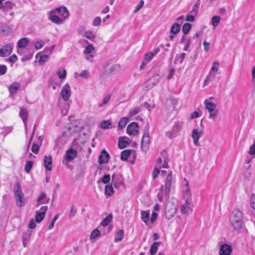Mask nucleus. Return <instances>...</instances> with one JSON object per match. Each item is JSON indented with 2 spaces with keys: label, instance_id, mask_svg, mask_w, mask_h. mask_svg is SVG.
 <instances>
[{
  "label": "nucleus",
  "instance_id": "f257e3e1",
  "mask_svg": "<svg viewBox=\"0 0 255 255\" xmlns=\"http://www.w3.org/2000/svg\"><path fill=\"white\" fill-rule=\"evenodd\" d=\"M230 222L234 230L240 232L244 226L243 213L238 209L234 210L230 217Z\"/></svg>",
  "mask_w": 255,
  "mask_h": 255
},
{
  "label": "nucleus",
  "instance_id": "f03ea898",
  "mask_svg": "<svg viewBox=\"0 0 255 255\" xmlns=\"http://www.w3.org/2000/svg\"><path fill=\"white\" fill-rule=\"evenodd\" d=\"M14 197L16 200V205L18 207H22L25 203L24 194L21 189L20 184L16 182L14 187Z\"/></svg>",
  "mask_w": 255,
  "mask_h": 255
},
{
  "label": "nucleus",
  "instance_id": "7ed1b4c3",
  "mask_svg": "<svg viewBox=\"0 0 255 255\" xmlns=\"http://www.w3.org/2000/svg\"><path fill=\"white\" fill-rule=\"evenodd\" d=\"M178 206L171 201L168 202L165 207L164 214L167 219L170 220L174 216Z\"/></svg>",
  "mask_w": 255,
  "mask_h": 255
},
{
  "label": "nucleus",
  "instance_id": "20e7f679",
  "mask_svg": "<svg viewBox=\"0 0 255 255\" xmlns=\"http://www.w3.org/2000/svg\"><path fill=\"white\" fill-rule=\"evenodd\" d=\"M206 109L210 113L209 118L210 119H215L218 114V111L216 110V105L213 103L208 102V100H205L204 101Z\"/></svg>",
  "mask_w": 255,
  "mask_h": 255
},
{
  "label": "nucleus",
  "instance_id": "39448f33",
  "mask_svg": "<svg viewBox=\"0 0 255 255\" xmlns=\"http://www.w3.org/2000/svg\"><path fill=\"white\" fill-rule=\"evenodd\" d=\"M183 123L181 122H177L174 125L172 130L170 131L167 132L166 133V135L172 139L175 137L177 133L181 130L182 128Z\"/></svg>",
  "mask_w": 255,
  "mask_h": 255
},
{
  "label": "nucleus",
  "instance_id": "423d86ee",
  "mask_svg": "<svg viewBox=\"0 0 255 255\" xmlns=\"http://www.w3.org/2000/svg\"><path fill=\"white\" fill-rule=\"evenodd\" d=\"M127 132L129 135H135L138 134V124L136 122H132L130 124H129L127 127Z\"/></svg>",
  "mask_w": 255,
  "mask_h": 255
},
{
  "label": "nucleus",
  "instance_id": "0eeeda50",
  "mask_svg": "<svg viewBox=\"0 0 255 255\" xmlns=\"http://www.w3.org/2000/svg\"><path fill=\"white\" fill-rule=\"evenodd\" d=\"M159 81L158 75L152 77L151 79L146 81L144 84V88L145 90H148L156 85Z\"/></svg>",
  "mask_w": 255,
  "mask_h": 255
},
{
  "label": "nucleus",
  "instance_id": "6e6552de",
  "mask_svg": "<svg viewBox=\"0 0 255 255\" xmlns=\"http://www.w3.org/2000/svg\"><path fill=\"white\" fill-rule=\"evenodd\" d=\"M203 134V129L200 130L197 128H194L192 131V137L193 139V142L195 145L200 146L198 140Z\"/></svg>",
  "mask_w": 255,
  "mask_h": 255
},
{
  "label": "nucleus",
  "instance_id": "1a4fd4ad",
  "mask_svg": "<svg viewBox=\"0 0 255 255\" xmlns=\"http://www.w3.org/2000/svg\"><path fill=\"white\" fill-rule=\"evenodd\" d=\"M60 95L64 101H67L68 100L71 96V91L70 87L68 83L63 87Z\"/></svg>",
  "mask_w": 255,
  "mask_h": 255
},
{
  "label": "nucleus",
  "instance_id": "9d476101",
  "mask_svg": "<svg viewBox=\"0 0 255 255\" xmlns=\"http://www.w3.org/2000/svg\"><path fill=\"white\" fill-rule=\"evenodd\" d=\"M12 45L11 44H5L2 48L0 49V56L4 57L10 55L12 51Z\"/></svg>",
  "mask_w": 255,
  "mask_h": 255
},
{
  "label": "nucleus",
  "instance_id": "9b49d317",
  "mask_svg": "<svg viewBox=\"0 0 255 255\" xmlns=\"http://www.w3.org/2000/svg\"><path fill=\"white\" fill-rule=\"evenodd\" d=\"M172 180V172L170 171L167 175L165 184V195L168 198L170 191Z\"/></svg>",
  "mask_w": 255,
  "mask_h": 255
},
{
  "label": "nucleus",
  "instance_id": "f8f14e48",
  "mask_svg": "<svg viewBox=\"0 0 255 255\" xmlns=\"http://www.w3.org/2000/svg\"><path fill=\"white\" fill-rule=\"evenodd\" d=\"M232 252V247L227 244H223L219 250L220 255H230Z\"/></svg>",
  "mask_w": 255,
  "mask_h": 255
},
{
  "label": "nucleus",
  "instance_id": "ddd939ff",
  "mask_svg": "<svg viewBox=\"0 0 255 255\" xmlns=\"http://www.w3.org/2000/svg\"><path fill=\"white\" fill-rule=\"evenodd\" d=\"M150 142L149 136L148 132L144 133L143 134L141 142V148L143 150H146L149 146Z\"/></svg>",
  "mask_w": 255,
  "mask_h": 255
},
{
  "label": "nucleus",
  "instance_id": "4468645a",
  "mask_svg": "<svg viewBox=\"0 0 255 255\" xmlns=\"http://www.w3.org/2000/svg\"><path fill=\"white\" fill-rule=\"evenodd\" d=\"M110 157L109 154L103 149L99 156L98 162L101 164L106 163L109 161Z\"/></svg>",
  "mask_w": 255,
  "mask_h": 255
},
{
  "label": "nucleus",
  "instance_id": "2eb2a0df",
  "mask_svg": "<svg viewBox=\"0 0 255 255\" xmlns=\"http://www.w3.org/2000/svg\"><path fill=\"white\" fill-rule=\"evenodd\" d=\"M55 10L50 11L49 13V18L53 23H55L57 24H61L63 23V20L59 18L58 16L55 15L54 13Z\"/></svg>",
  "mask_w": 255,
  "mask_h": 255
},
{
  "label": "nucleus",
  "instance_id": "dca6fc26",
  "mask_svg": "<svg viewBox=\"0 0 255 255\" xmlns=\"http://www.w3.org/2000/svg\"><path fill=\"white\" fill-rule=\"evenodd\" d=\"M93 52L95 53V48L92 44H90L86 47L83 52L85 54L88 55L86 57V59L89 60L94 57V55L92 54Z\"/></svg>",
  "mask_w": 255,
  "mask_h": 255
},
{
  "label": "nucleus",
  "instance_id": "f3484780",
  "mask_svg": "<svg viewBox=\"0 0 255 255\" xmlns=\"http://www.w3.org/2000/svg\"><path fill=\"white\" fill-rule=\"evenodd\" d=\"M77 152L76 150L70 148L66 151L65 154V159L68 161H70L77 156Z\"/></svg>",
  "mask_w": 255,
  "mask_h": 255
},
{
  "label": "nucleus",
  "instance_id": "a211bd4d",
  "mask_svg": "<svg viewBox=\"0 0 255 255\" xmlns=\"http://www.w3.org/2000/svg\"><path fill=\"white\" fill-rule=\"evenodd\" d=\"M128 138L126 136L120 137L119 139L118 146L121 149L124 148L129 144L128 140Z\"/></svg>",
  "mask_w": 255,
  "mask_h": 255
},
{
  "label": "nucleus",
  "instance_id": "6ab92c4d",
  "mask_svg": "<svg viewBox=\"0 0 255 255\" xmlns=\"http://www.w3.org/2000/svg\"><path fill=\"white\" fill-rule=\"evenodd\" d=\"M55 11L59 12L64 18L69 17V13L67 8L65 6H60L56 8L55 10Z\"/></svg>",
  "mask_w": 255,
  "mask_h": 255
},
{
  "label": "nucleus",
  "instance_id": "aec40b11",
  "mask_svg": "<svg viewBox=\"0 0 255 255\" xmlns=\"http://www.w3.org/2000/svg\"><path fill=\"white\" fill-rule=\"evenodd\" d=\"M44 165L45 166L46 170H51L52 168V158L51 156H44Z\"/></svg>",
  "mask_w": 255,
  "mask_h": 255
},
{
  "label": "nucleus",
  "instance_id": "412c9836",
  "mask_svg": "<svg viewBox=\"0 0 255 255\" xmlns=\"http://www.w3.org/2000/svg\"><path fill=\"white\" fill-rule=\"evenodd\" d=\"M124 236V231L123 230L120 229L116 231L115 234L114 238V242L116 243H118L121 241Z\"/></svg>",
  "mask_w": 255,
  "mask_h": 255
},
{
  "label": "nucleus",
  "instance_id": "4be33fe9",
  "mask_svg": "<svg viewBox=\"0 0 255 255\" xmlns=\"http://www.w3.org/2000/svg\"><path fill=\"white\" fill-rule=\"evenodd\" d=\"M100 236V231L98 229H96L92 232L90 236V239L92 242H95Z\"/></svg>",
  "mask_w": 255,
  "mask_h": 255
},
{
  "label": "nucleus",
  "instance_id": "5701e85b",
  "mask_svg": "<svg viewBox=\"0 0 255 255\" xmlns=\"http://www.w3.org/2000/svg\"><path fill=\"white\" fill-rule=\"evenodd\" d=\"M20 86V83L17 82H15L11 85L8 88L10 93L11 94H14L16 93L18 90L19 89Z\"/></svg>",
  "mask_w": 255,
  "mask_h": 255
},
{
  "label": "nucleus",
  "instance_id": "b1692460",
  "mask_svg": "<svg viewBox=\"0 0 255 255\" xmlns=\"http://www.w3.org/2000/svg\"><path fill=\"white\" fill-rule=\"evenodd\" d=\"M141 219L146 224H147L149 221L150 213L149 211H141Z\"/></svg>",
  "mask_w": 255,
  "mask_h": 255
},
{
  "label": "nucleus",
  "instance_id": "393cba45",
  "mask_svg": "<svg viewBox=\"0 0 255 255\" xmlns=\"http://www.w3.org/2000/svg\"><path fill=\"white\" fill-rule=\"evenodd\" d=\"M160 244V242H155L152 244L150 249V255H154L156 253Z\"/></svg>",
  "mask_w": 255,
  "mask_h": 255
},
{
  "label": "nucleus",
  "instance_id": "a878e982",
  "mask_svg": "<svg viewBox=\"0 0 255 255\" xmlns=\"http://www.w3.org/2000/svg\"><path fill=\"white\" fill-rule=\"evenodd\" d=\"M181 28L180 25L177 23H174L170 29V33L172 34H177Z\"/></svg>",
  "mask_w": 255,
  "mask_h": 255
},
{
  "label": "nucleus",
  "instance_id": "bb28decb",
  "mask_svg": "<svg viewBox=\"0 0 255 255\" xmlns=\"http://www.w3.org/2000/svg\"><path fill=\"white\" fill-rule=\"evenodd\" d=\"M45 214L44 212H35V221L37 223H40L44 218Z\"/></svg>",
  "mask_w": 255,
  "mask_h": 255
},
{
  "label": "nucleus",
  "instance_id": "cd10ccee",
  "mask_svg": "<svg viewBox=\"0 0 255 255\" xmlns=\"http://www.w3.org/2000/svg\"><path fill=\"white\" fill-rule=\"evenodd\" d=\"M27 115H28V114H27V112L26 110L24 108H22L19 113V115H20V117L22 118V119L25 124V127L26 126V123H27V118H28Z\"/></svg>",
  "mask_w": 255,
  "mask_h": 255
},
{
  "label": "nucleus",
  "instance_id": "c85d7f7f",
  "mask_svg": "<svg viewBox=\"0 0 255 255\" xmlns=\"http://www.w3.org/2000/svg\"><path fill=\"white\" fill-rule=\"evenodd\" d=\"M29 41L28 38H22L18 40L17 42V46L19 48H24L27 45Z\"/></svg>",
  "mask_w": 255,
  "mask_h": 255
},
{
  "label": "nucleus",
  "instance_id": "c756f323",
  "mask_svg": "<svg viewBox=\"0 0 255 255\" xmlns=\"http://www.w3.org/2000/svg\"><path fill=\"white\" fill-rule=\"evenodd\" d=\"M131 151H134L131 149H126L121 152V158L122 160H127L128 156L130 154Z\"/></svg>",
  "mask_w": 255,
  "mask_h": 255
},
{
  "label": "nucleus",
  "instance_id": "7c9ffc66",
  "mask_svg": "<svg viewBox=\"0 0 255 255\" xmlns=\"http://www.w3.org/2000/svg\"><path fill=\"white\" fill-rule=\"evenodd\" d=\"M190 204L191 202L190 200L186 199L185 203L181 207V211L182 213H187L188 212V209H190L188 206Z\"/></svg>",
  "mask_w": 255,
  "mask_h": 255
},
{
  "label": "nucleus",
  "instance_id": "2f4dec72",
  "mask_svg": "<svg viewBox=\"0 0 255 255\" xmlns=\"http://www.w3.org/2000/svg\"><path fill=\"white\" fill-rule=\"evenodd\" d=\"M112 221V213L110 214L106 218L104 219L101 222L100 225L102 227H106Z\"/></svg>",
  "mask_w": 255,
  "mask_h": 255
},
{
  "label": "nucleus",
  "instance_id": "473e14b6",
  "mask_svg": "<svg viewBox=\"0 0 255 255\" xmlns=\"http://www.w3.org/2000/svg\"><path fill=\"white\" fill-rule=\"evenodd\" d=\"M9 32V28L6 25H0V32L4 35H7Z\"/></svg>",
  "mask_w": 255,
  "mask_h": 255
},
{
  "label": "nucleus",
  "instance_id": "72a5a7b5",
  "mask_svg": "<svg viewBox=\"0 0 255 255\" xmlns=\"http://www.w3.org/2000/svg\"><path fill=\"white\" fill-rule=\"evenodd\" d=\"M221 17L219 16H214L212 18L211 23L214 27H216L219 25Z\"/></svg>",
  "mask_w": 255,
  "mask_h": 255
},
{
  "label": "nucleus",
  "instance_id": "f704fd0d",
  "mask_svg": "<svg viewBox=\"0 0 255 255\" xmlns=\"http://www.w3.org/2000/svg\"><path fill=\"white\" fill-rule=\"evenodd\" d=\"M200 3V0H197L196 3L193 5L192 9L191 11H190V13H192L194 14V15H196L198 13V8L199 7Z\"/></svg>",
  "mask_w": 255,
  "mask_h": 255
},
{
  "label": "nucleus",
  "instance_id": "c9c22d12",
  "mask_svg": "<svg viewBox=\"0 0 255 255\" xmlns=\"http://www.w3.org/2000/svg\"><path fill=\"white\" fill-rule=\"evenodd\" d=\"M128 121V119L127 118H122L119 122L118 127L120 129H123L124 128Z\"/></svg>",
  "mask_w": 255,
  "mask_h": 255
},
{
  "label": "nucleus",
  "instance_id": "e433bc0d",
  "mask_svg": "<svg viewBox=\"0 0 255 255\" xmlns=\"http://www.w3.org/2000/svg\"><path fill=\"white\" fill-rule=\"evenodd\" d=\"M14 5V4L11 1H7L5 2L4 3H3L2 8L4 10H7L9 9H11Z\"/></svg>",
  "mask_w": 255,
  "mask_h": 255
},
{
  "label": "nucleus",
  "instance_id": "4c0bfd02",
  "mask_svg": "<svg viewBox=\"0 0 255 255\" xmlns=\"http://www.w3.org/2000/svg\"><path fill=\"white\" fill-rule=\"evenodd\" d=\"M191 28V24L189 23H185L182 26V31L185 35L187 34Z\"/></svg>",
  "mask_w": 255,
  "mask_h": 255
},
{
  "label": "nucleus",
  "instance_id": "58836bf2",
  "mask_svg": "<svg viewBox=\"0 0 255 255\" xmlns=\"http://www.w3.org/2000/svg\"><path fill=\"white\" fill-rule=\"evenodd\" d=\"M105 194L109 197L112 195V183L105 186Z\"/></svg>",
  "mask_w": 255,
  "mask_h": 255
},
{
  "label": "nucleus",
  "instance_id": "ea45409f",
  "mask_svg": "<svg viewBox=\"0 0 255 255\" xmlns=\"http://www.w3.org/2000/svg\"><path fill=\"white\" fill-rule=\"evenodd\" d=\"M219 63L218 61L214 62L213 64L212 67L210 70V71L209 74L211 75L212 72H217L219 70V68L218 67L219 66Z\"/></svg>",
  "mask_w": 255,
  "mask_h": 255
},
{
  "label": "nucleus",
  "instance_id": "a19ab883",
  "mask_svg": "<svg viewBox=\"0 0 255 255\" xmlns=\"http://www.w3.org/2000/svg\"><path fill=\"white\" fill-rule=\"evenodd\" d=\"M33 163L32 161H27L25 165L24 169L25 171L27 173H29L30 171L31 170L32 166H33Z\"/></svg>",
  "mask_w": 255,
  "mask_h": 255
},
{
  "label": "nucleus",
  "instance_id": "79ce46f5",
  "mask_svg": "<svg viewBox=\"0 0 255 255\" xmlns=\"http://www.w3.org/2000/svg\"><path fill=\"white\" fill-rule=\"evenodd\" d=\"M111 125V122L110 120L104 121L101 125V128L103 129H107L110 128Z\"/></svg>",
  "mask_w": 255,
  "mask_h": 255
},
{
  "label": "nucleus",
  "instance_id": "37998d69",
  "mask_svg": "<svg viewBox=\"0 0 255 255\" xmlns=\"http://www.w3.org/2000/svg\"><path fill=\"white\" fill-rule=\"evenodd\" d=\"M184 197L186 199H190L191 198V193L190 192V187H186L184 191Z\"/></svg>",
  "mask_w": 255,
  "mask_h": 255
},
{
  "label": "nucleus",
  "instance_id": "c03bdc74",
  "mask_svg": "<svg viewBox=\"0 0 255 255\" xmlns=\"http://www.w3.org/2000/svg\"><path fill=\"white\" fill-rule=\"evenodd\" d=\"M154 55L153 53L151 52V51L147 53H146L144 55V60L148 62H149L153 57Z\"/></svg>",
  "mask_w": 255,
  "mask_h": 255
},
{
  "label": "nucleus",
  "instance_id": "a18cd8bd",
  "mask_svg": "<svg viewBox=\"0 0 255 255\" xmlns=\"http://www.w3.org/2000/svg\"><path fill=\"white\" fill-rule=\"evenodd\" d=\"M46 196V194L44 192L41 193L40 195L38 197L37 200V203L36 204V207H38L40 204H42V200L44 199Z\"/></svg>",
  "mask_w": 255,
  "mask_h": 255
},
{
  "label": "nucleus",
  "instance_id": "49530a36",
  "mask_svg": "<svg viewBox=\"0 0 255 255\" xmlns=\"http://www.w3.org/2000/svg\"><path fill=\"white\" fill-rule=\"evenodd\" d=\"M159 173H160L159 167H157V165H155V166L154 167V168L153 170V172H152L153 178L154 179H155L157 177V176L159 174Z\"/></svg>",
  "mask_w": 255,
  "mask_h": 255
},
{
  "label": "nucleus",
  "instance_id": "de8ad7c7",
  "mask_svg": "<svg viewBox=\"0 0 255 255\" xmlns=\"http://www.w3.org/2000/svg\"><path fill=\"white\" fill-rule=\"evenodd\" d=\"M110 98H111L110 95H107L103 99L102 103L98 105V107H101L104 106L105 105L107 104L108 103L109 101L110 100Z\"/></svg>",
  "mask_w": 255,
  "mask_h": 255
},
{
  "label": "nucleus",
  "instance_id": "09e8293b",
  "mask_svg": "<svg viewBox=\"0 0 255 255\" xmlns=\"http://www.w3.org/2000/svg\"><path fill=\"white\" fill-rule=\"evenodd\" d=\"M163 186H161L159 189V192L157 194V198L158 200L160 202L162 201V198H163Z\"/></svg>",
  "mask_w": 255,
  "mask_h": 255
},
{
  "label": "nucleus",
  "instance_id": "8fccbe9b",
  "mask_svg": "<svg viewBox=\"0 0 255 255\" xmlns=\"http://www.w3.org/2000/svg\"><path fill=\"white\" fill-rule=\"evenodd\" d=\"M111 177L110 174H106L102 178H101V181L104 183L106 184L109 183V182L110 181Z\"/></svg>",
  "mask_w": 255,
  "mask_h": 255
},
{
  "label": "nucleus",
  "instance_id": "3c124183",
  "mask_svg": "<svg viewBox=\"0 0 255 255\" xmlns=\"http://www.w3.org/2000/svg\"><path fill=\"white\" fill-rule=\"evenodd\" d=\"M49 59V56L47 55H42L40 56L39 60V62L41 64L46 62Z\"/></svg>",
  "mask_w": 255,
  "mask_h": 255
},
{
  "label": "nucleus",
  "instance_id": "603ef678",
  "mask_svg": "<svg viewBox=\"0 0 255 255\" xmlns=\"http://www.w3.org/2000/svg\"><path fill=\"white\" fill-rule=\"evenodd\" d=\"M114 181V187L116 189H119L120 187L123 185L122 179L120 180L119 181L116 182L114 181V175H113V182Z\"/></svg>",
  "mask_w": 255,
  "mask_h": 255
},
{
  "label": "nucleus",
  "instance_id": "864d4df0",
  "mask_svg": "<svg viewBox=\"0 0 255 255\" xmlns=\"http://www.w3.org/2000/svg\"><path fill=\"white\" fill-rule=\"evenodd\" d=\"M214 77V76H212V75L208 74L204 80V86H206L208 85L209 82H210L213 79V78Z\"/></svg>",
  "mask_w": 255,
  "mask_h": 255
},
{
  "label": "nucleus",
  "instance_id": "5fc2aeb1",
  "mask_svg": "<svg viewBox=\"0 0 255 255\" xmlns=\"http://www.w3.org/2000/svg\"><path fill=\"white\" fill-rule=\"evenodd\" d=\"M57 74L60 79H64L65 78L66 76V71L65 69L63 70V73H61L60 70L57 71Z\"/></svg>",
  "mask_w": 255,
  "mask_h": 255
},
{
  "label": "nucleus",
  "instance_id": "6e6d98bb",
  "mask_svg": "<svg viewBox=\"0 0 255 255\" xmlns=\"http://www.w3.org/2000/svg\"><path fill=\"white\" fill-rule=\"evenodd\" d=\"M140 111V108L139 107L134 108L129 112V115L130 116H134L138 114Z\"/></svg>",
  "mask_w": 255,
  "mask_h": 255
},
{
  "label": "nucleus",
  "instance_id": "4d7b16f0",
  "mask_svg": "<svg viewBox=\"0 0 255 255\" xmlns=\"http://www.w3.org/2000/svg\"><path fill=\"white\" fill-rule=\"evenodd\" d=\"M39 148H40V146L38 144H36L35 143H34L32 144L31 150L33 153L36 154L38 153V152L39 150Z\"/></svg>",
  "mask_w": 255,
  "mask_h": 255
},
{
  "label": "nucleus",
  "instance_id": "13d9d810",
  "mask_svg": "<svg viewBox=\"0 0 255 255\" xmlns=\"http://www.w3.org/2000/svg\"><path fill=\"white\" fill-rule=\"evenodd\" d=\"M185 53H181L180 54H179L176 58V59L177 60H179V62L180 63H182L183 61V60L185 58Z\"/></svg>",
  "mask_w": 255,
  "mask_h": 255
},
{
  "label": "nucleus",
  "instance_id": "bf43d9fd",
  "mask_svg": "<svg viewBox=\"0 0 255 255\" xmlns=\"http://www.w3.org/2000/svg\"><path fill=\"white\" fill-rule=\"evenodd\" d=\"M101 22V19L100 17L98 16L96 17L93 22V24L94 26H98L100 24V23Z\"/></svg>",
  "mask_w": 255,
  "mask_h": 255
},
{
  "label": "nucleus",
  "instance_id": "052dcab7",
  "mask_svg": "<svg viewBox=\"0 0 255 255\" xmlns=\"http://www.w3.org/2000/svg\"><path fill=\"white\" fill-rule=\"evenodd\" d=\"M249 153L251 155H254L255 154V140L254 141V144L251 146Z\"/></svg>",
  "mask_w": 255,
  "mask_h": 255
},
{
  "label": "nucleus",
  "instance_id": "680f3d73",
  "mask_svg": "<svg viewBox=\"0 0 255 255\" xmlns=\"http://www.w3.org/2000/svg\"><path fill=\"white\" fill-rule=\"evenodd\" d=\"M251 204L252 207L255 209V194H253L251 197Z\"/></svg>",
  "mask_w": 255,
  "mask_h": 255
},
{
  "label": "nucleus",
  "instance_id": "e2e57ef3",
  "mask_svg": "<svg viewBox=\"0 0 255 255\" xmlns=\"http://www.w3.org/2000/svg\"><path fill=\"white\" fill-rule=\"evenodd\" d=\"M36 227V224L33 219H31L30 220L29 223L28 224V228L30 229H34Z\"/></svg>",
  "mask_w": 255,
  "mask_h": 255
},
{
  "label": "nucleus",
  "instance_id": "0e129e2a",
  "mask_svg": "<svg viewBox=\"0 0 255 255\" xmlns=\"http://www.w3.org/2000/svg\"><path fill=\"white\" fill-rule=\"evenodd\" d=\"M157 216H158L157 213H156L155 212L152 213V214H151V219H150V222L152 224L154 223V222L156 221V220L157 218Z\"/></svg>",
  "mask_w": 255,
  "mask_h": 255
},
{
  "label": "nucleus",
  "instance_id": "69168bd1",
  "mask_svg": "<svg viewBox=\"0 0 255 255\" xmlns=\"http://www.w3.org/2000/svg\"><path fill=\"white\" fill-rule=\"evenodd\" d=\"M55 45L53 44V45H51L50 47H47L45 48L44 51L45 52H49L50 53H51L52 52L53 50H54V49L55 48Z\"/></svg>",
  "mask_w": 255,
  "mask_h": 255
},
{
  "label": "nucleus",
  "instance_id": "338daca9",
  "mask_svg": "<svg viewBox=\"0 0 255 255\" xmlns=\"http://www.w3.org/2000/svg\"><path fill=\"white\" fill-rule=\"evenodd\" d=\"M85 37L89 39H92L95 37V36L90 31H87L85 33Z\"/></svg>",
  "mask_w": 255,
  "mask_h": 255
},
{
  "label": "nucleus",
  "instance_id": "774afa93",
  "mask_svg": "<svg viewBox=\"0 0 255 255\" xmlns=\"http://www.w3.org/2000/svg\"><path fill=\"white\" fill-rule=\"evenodd\" d=\"M7 68L4 65H0V75H3L5 73Z\"/></svg>",
  "mask_w": 255,
  "mask_h": 255
}]
</instances>
